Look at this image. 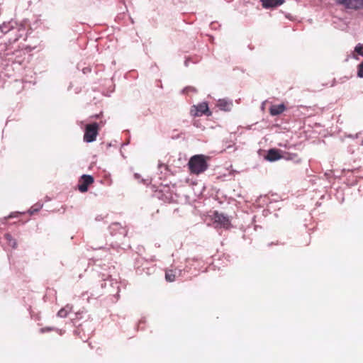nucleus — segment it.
<instances>
[{
	"label": "nucleus",
	"instance_id": "obj_16",
	"mask_svg": "<svg viewBox=\"0 0 363 363\" xmlns=\"http://www.w3.org/2000/svg\"><path fill=\"white\" fill-rule=\"evenodd\" d=\"M285 2V0H274V7L280 6Z\"/></svg>",
	"mask_w": 363,
	"mask_h": 363
},
{
	"label": "nucleus",
	"instance_id": "obj_5",
	"mask_svg": "<svg viewBox=\"0 0 363 363\" xmlns=\"http://www.w3.org/2000/svg\"><path fill=\"white\" fill-rule=\"evenodd\" d=\"M94 182V177L91 175L83 174L79 180L78 189L81 192H86L88 190L89 185Z\"/></svg>",
	"mask_w": 363,
	"mask_h": 363
},
{
	"label": "nucleus",
	"instance_id": "obj_20",
	"mask_svg": "<svg viewBox=\"0 0 363 363\" xmlns=\"http://www.w3.org/2000/svg\"><path fill=\"white\" fill-rule=\"evenodd\" d=\"M6 240L11 241V236L9 234L6 235Z\"/></svg>",
	"mask_w": 363,
	"mask_h": 363
},
{
	"label": "nucleus",
	"instance_id": "obj_15",
	"mask_svg": "<svg viewBox=\"0 0 363 363\" xmlns=\"http://www.w3.org/2000/svg\"><path fill=\"white\" fill-rule=\"evenodd\" d=\"M357 76L360 78H363V62L358 66Z\"/></svg>",
	"mask_w": 363,
	"mask_h": 363
},
{
	"label": "nucleus",
	"instance_id": "obj_9",
	"mask_svg": "<svg viewBox=\"0 0 363 363\" xmlns=\"http://www.w3.org/2000/svg\"><path fill=\"white\" fill-rule=\"evenodd\" d=\"M71 311L72 308L67 305L58 311L57 315L60 318H66Z\"/></svg>",
	"mask_w": 363,
	"mask_h": 363
},
{
	"label": "nucleus",
	"instance_id": "obj_8",
	"mask_svg": "<svg viewBox=\"0 0 363 363\" xmlns=\"http://www.w3.org/2000/svg\"><path fill=\"white\" fill-rule=\"evenodd\" d=\"M217 106L220 110L228 111L231 109L232 103L225 99H220L218 101Z\"/></svg>",
	"mask_w": 363,
	"mask_h": 363
},
{
	"label": "nucleus",
	"instance_id": "obj_4",
	"mask_svg": "<svg viewBox=\"0 0 363 363\" xmlns=\"http://www.w3.org/2000/svg\"><path fill=\"white\" fill-rule=\"evenodd\" d=\"M191 113L194 116H201L202 115L211 116V112L209 111L208 104L202 102L197 106H193Z\"/></svg>",
	"mask_w": 363,
	"mask_h": 363
},
{
	"label": "nucleus",
	"instance_id": "obj_10",
	"mask_svg": "<svg viewBox=\"0 0 363 363\" xmlns=\"http://www.w3.org/2000/svg\"><path fill=\"white\" fill-rule=\"evenodd\" d=\"M285 108H286L284 104H279L278 106H274V116L283 113Z\"/></svg>",
	"mask_w": 363,
	"mask_h": 363
},
{
	"label": "nucleus",
	"instance_id": "obj_17",
	"mask_svg": "<svg viewBox=\"0 0 363 363\" xmlns=\"http://www.w3.org/2000/svg\"><path fill=\"white\" fill-rule=\"evenodd\" d=\"M41 207H42V206H39V208H32L30 209V214H33V213H34L35 212H37V211L39 210V208H40Z\"/></svg>",
	"mask_w": 363,
	"mask_h": 363
},
{
	"label": "nucleus",
	"instance_id": "obj_12",
	"mask_svg": "<svg viewBox=\"0 0 363 363\" xmlns=\"http://www.w3.org/2000/svg\"><path fill=\"white\" fill-rule=\"evenodd\" d=\"M262 6L268 9L272 7V0H261Z\"/></svg>",
	"mask_w": 363,
	"mask_h": 363
},
{
	"label": "nucleus",
	"instance_id": "obj_22",
	"mask_svg": "<svg viewBox=\"0 0 363 363\" xmlns=\"http://www.w3.org/2000/svg\"><path fill=\"white\" fill-rule=\"evenodd\" d=\"M117 226H118V224H117V223H114V224H113V225H112L111 228H112L113 229H114V228H115V227H117Z\"/></svg>",
	"mask_w": 363,
	"mask_h": 363
},
{
	"label": "nucleus",
	"instance_id": "obj_7",
	"mask_svg": "<svg viewBox=\"0 0 363 363\" xmlns=\"http://www.w3.org/2000/svg\"><path fill=\"white\" fill-rule=\"evenodd\" d=\"M296 157V155L290 154L288 152H283L281 150L274 149V161L279 159H284L286 160H294Z\"/></svg>",
	"mask_w": 363,
	"mask_h": 363
},
{
	"label": "nucleus",
	"instance_id": "obj_24",
	"mask_svg": "<svg viewBox=\"0 0 363 363\" xmlns=\"http://www.w3.org/2000/svg\"><path fill=\"white\" fill-rule=\"evenodd\" d=\"M264 104H265V103H263V104H262V109L264 108Z\"/></svg>",
	"mask_w": 363,
	"mask_h": 363
},
{
	"label": "nucleus",
	"instance_id": "obj_23",
	"mask_svg": "<svg viewBox=\"0 0 363 363\" xmlns=\"http://www.w3.org/2000/svg\"><path fill=\"white\" fill-rule=\"evenodd\" d=\"M16 242L15 240H13V247H16Z\"/></svg>",
	"mask_w": 363,
	"mask_h": 363
},
{
	"label": "nucleus",
	"instance_id": "obj_6",
	"mask_svg": "<svg viewBox=\"0 0 363 363\" xmlns=\"http://www.w3.org/2000/svg\"><path fill=\"white\" fill-rule=\"evenodd\" d=\"M213 219L215 223L219 224L220 227L228 228L230 225L229 218L223 213L216 211L213 213Z\"/></svg>",
	"mask_w": 363,
	"mask_h": 363
},
{
	"label": "nucleus",
	"instance_id": "obj_3",
	"mask_svg": "<svg viewBox=\"0 0 363 363\" xmlns=\"http://www.w3.org/2000/svg\"><path fill=\"white\" fill-rule=\"evenodd\" d=\"M335 2L346 9H363V0H335Z\"/></svg>",
	"mask_w": 363,
	"mask_h": 363
},
{
	"label": "nucleus",
	"instance_id": "obj_19",
	"mask_svg": "<svg viewBox=\"0 0 363 363\" xmlns=\"http://www.w3.org/2000/svg\"><path fill=\"white\" fill-rule=\"evenodd\" d=\"M269 111L271 115H272V104H271L269 106Z\"/></svg>",
	"mask_w": 363,
	"mask_h": 363
},
{
	"label": "nucleus",
	"instance_id": "obj_14",
	"mask_svg": "<svg viewBox=\"0 0 363 363\" xmlns=\"http://www.w3.org/2000/svg\"><path fill=\"white\" fill-rule=\"evenodd\" d=\"M264 157L266 160L272 162V148L268 150L267 155Z\"/></svg>",
	"mask_w": 363,
	"mask_h": 363
},
{
	"label": "nucleus",
	"instance_id": "obj_2",
	"mask_svg": "<svg viewBox=\"0 0 363 363\" xmlns=\"http://www.w3.org/2000/svg\"><path fill=\"white\" fill-rule=\"evenodd\" d=\"M98 129L99 125L97 123L86 125L84 135V140L86 143L94 142L98 135Z\"/></svg>",
	"mask_w": 363,
	"mask_h": 363
},
{
	"label": "nucleus",
	"instance_id": "obj_18",
	"mask_svg": "<svg viewBox=\"0 0 363 363\" xmlns=\"http://www.w3.org/2000/svg\"><path fill=\"white\" fill-rule=\"evenodd\" d=\"M50 330H51V328H41L40 329V332L41 333H44L45 331H50Z\"/></svg>",
	"mask_w": 363,
	"mask_h": 363
},
{
	"label": "nucleus",
	"instance_id": "obj_21",
	"mask_svg": "<svg viewBox=\"0 0 363 363\" xmlns=\"http://www.w3.org/2000/svg\"><path fill=\"white\" fill-rule=\"evenodd\" d=\"M134 177H135V179H139V178H140V175H139V174H138V173H135V174H134Z\"/></svg>",
	"mask_w": 363,
	"mask_h": 363
},
{
	"label": "nucleus",
	"instance_id": "obj_13",
	"mask_svg": "<svg viewBox=\"0 0 363 363\" xmlns=\"http://www.w3.org/2000/svg\"><path fill=\"white\" fill-rule=\"evenodd\" d=\"M356 52L363 56V44H357L354 48Z\"/></svg>",
	"mask_w": 363,
	"mask_h": 363
},
{
	"label": "nucleus",
	"instance_id": "obj_11",
	"mask_svg": "<svg viewBox=\"0 0 363 363\" xmlns=\"http://www.w3.org/2000/svg\"><path fill=\"white\" fill-rule=\"evenodd\" d=\"M165 279L168 281H174L175 280V274L172 270H168L165 273Z\"/></svg>",
	"mask_w": 363,
	"mask_h": 363
},
{
	"label": "nucleus",
	"instance_id": "obj_25",
	"mask_svg": "<svg viewBox=\"0 0 363 363\" xmlns=\"http://www.w3.org/2000/svg\"><path fill=\"white\" fill-rule=\"evenodd\" d=\"M362 144L363 145V140H362Z\"/></svg>",
	"mask_w": 363,
	"mask_h": 363
},
{
	"label": "nucleus",
	"instance_id": "obj_1",
	"mask_svg": "<svg viewBox=\"0 0 363 363\" xmlns=\"http://www.w3.org/2000/svg\"><path fill=\"white\" fill-rule=\"evenodd\" d=\"M188 165L190 172L195 174H201L208 168L206 157L203 155H196L191 157Z\"/></svg>",
	"mask_w": 363,
	"mask_h": 363
}]
</instances>
